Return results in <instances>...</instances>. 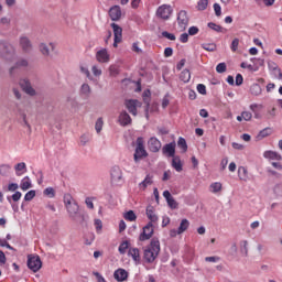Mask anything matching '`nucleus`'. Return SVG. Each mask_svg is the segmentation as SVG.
<instances>
[{
	"label": "nucleus",
	"instance_id": "obj_1",
	"mask_svg": "<svg viewBox=\"0 0 282 282\" xmlns=\"http://www.w3.org/2000/svg\"><path fill=\"white\" fill-rule=\"evenodd\" d=\"M64 206L68 213V217L73 221H76L82 226H84V224H87V216L80 213V206H78V203L76 202V199H74V197H72V195H64Z\"/></svg>",
	"mask_w": 282,
	"mask_h": 282
},
{
	"label": "nucleus",
	"instance_id": "obj_2",
	"mask_svg": "<svg viewBox=\"0 0 282 282\" xmlns=\"http://www.w3.org/2000/svg\"><path fill=\"white\" fill-rule=\"evenodd\" d=\"M160 239L153 238L150 245L143 251V259L147 263H153L160 254Z\"/></svg>",
	"mask_w": 282,
	"mask_h": 282
},
{
	"label": "nucleus",
	"instance_id": "obj_3",
	"mask_svg": "<svg viewBox=\"0 0 282 282\" xmlns=\"http://www.w3.org/2000/svg\"><path fill=\"white\" fill-rule=\"evenodd\" d=\"M111 184L113 186H122L124 184V177L122 176V169L115 165L110 170Z\"/></svg>",
	"mask_w": 282,
	"mask_h": 282
},
{
	"label": "nucleus",
	"instance_id": "obj_4",
	"mask_svg": "<svg viewBox=\"0 0 282 282\" xmlns=\"http://www.w3.org/2000/svg\"><path fill=\"white\" fill-rule=\"evenodd\" d=\"M149 155L147 153V150L144 149V139L142 137H139L137 139V148L134 151V162H138L139 160H142V158H147Z\"/></svg>",
	"mask_w": 282,
	"mask_h": 282
},
{
	"label": "nucleus",
	"instance_id": "obj_5",
	"mask_svg": "<svg viewBox=\"0 0 282 282\" xmlns=\"http://www.w3.org/2000/svg\"><path fill=\"white\" fill-rule=\"evenodd\" d=\"M28 268L32 270V272H39L41 268H43V262L41 261V257L39 256H29L28 257Z\"/></svg>",
	"mask_w": 282,
	"mask_h": 282
},
{
	"label": "nucleus",
	"instance_id": "obj_6",
	"mask_svg": "<svg viewBox=\"0 0 282 282\" xmlns=\"http://www.w3.org/2000/svg\"><path fill=\"white\" fill-rule=\"evenodd\" d=\"M171 14H173V7L170 4H163L156 10V17H159V19H163V21H169V19H171Z\"/></svg>",
	"mask_w": 282,
	"mask_h": 282
},
{
	"label": "nucleus",
	"instance_id": "obj_7",
	"mask_svg": "<svg viewBox=\"0 0 282 282\" xmlns=\"http://www.w3.org/2000/svg\"><path fill=\"white\" fill-rule=\"evenodd\" d=\"M177 23H178V28L182 32H184V30H186V28H188V12H186V10H181L177 13Z\"/></svg>",
	"mask_w": 282,
	"mask_h": 282
},
{
	"label": "nucleus",
	"instance_id": "obj_8",
	"mask_svg": "<svg viewBox=\"0 0 282 282\" xmlns=\"http://www.w3.org/2000/svg\"><path fill=\"white\" fill-rule=\"evenodd\" d=\"M124 105L131 116H138V108L142 107V102L138 99H128Z\"/></svg>",
	"mask_w": 282,
	"mask_h": 282
},
{
	"label": "nucleus",
	"instance_id": "obj_9",
	"mask_svg": "<svg viewBox=\"0 0 282 282\" xmlns=\"http://www.w3.org/2000/svg\"><path fill=\"white\" fill-rule=\"evenodd\" d=\"M0 56L12 58V56H14V46L6 42H0Z\"/></svg>",
	"mask_w": 282,
	"mask_h": 282
},
{
	"label": "nucleus",
	"instance_id": "obj_10",
	"mask_svg": "<svg viewBox=\"0 0 282 282\" xmlns=\"http://www.w3.org/2000/svg\"><path fill=\"white\" fill-rule=\"evenodd\" d=\"M19 45L24 54H30L32 52V41L28 35H21L19 39Z\"/></svg>",
	"mask_w": 282,
	"mask_h": 282
},
{
	"label": "nucleus",
	"instance_id": "obj_11",
	"mask_svg": "<svg viewBox=\"0 0 282 282\" xmlns=\"http://www.w3.org/2000/svg\"><path fill=\"white\" fill-rule=\"evenodd\" d=\"M154 228L152 223H148L147 226L143 227V231L139 236V241H149L151 237H153Z\"/></svg>",
	"mask_w": 282,
	"mask_h": 282
},
{
	"label": "nucleus",
	"instance_id": "obj_12",
	"mask_svg": "<svg viewBox=\"0 0 282 282\" xmlns=\"http://www.w3.org/2000/svg\"><path fill=\"white\" fill-rule=\"evenodd\" d=\"M110 25L115 36L113 47H118V43H122V28L116 23H111Z\"/></svg>",
	"mask_w": 282,
	"mask_h": 282
},
{
	"label": "nucleus",
	"instance_id": "obj_13",
	"mask_svg": "<svg viewBox=\"0 0 282 282\" xmlns=\"http://www.w3.org/2000/svg\"><path fill=\"white\" fill-rule=\"evenodd\" d=\"M118 122H119L120 127H129V124H131V122H133V120L131 119V116L129 115V112H127V110H122L119 113Z\"/></svg>",
	"mask_w": 282,
	"mask_h": 282
},
{
	"label": "nucleus",
	"instance_id": "obj_14",
	"mask_svg": "<svg viewBox=\"0 0 282 282\" xmlns=\"http://www.w3.org/2000/svg\"><path fill=\"white\" fill-rule=\"evenodd\" d=\"M148 149L152 153H158L160 151V149H162V142H160V140L158 138L152 137L148 141Z\"/></svg>",
	"mask_w": 282,
	"mask_h": 282
},
{
	"label": "nucleus",
	"instance_id": "obj_15",
	"mask_svg": "<svg viewBox=\"0 0 282 282\" xmlns=\"http://www.w3.org/2000/svg\"><path fill=\"white\" fill-rule=\"evenodd\" d=\"M20 86L22 87L23 91L28 94V96H36V89L32 87V83L29 79H21Z\"/></svg>",
	"mask_w": 282,
	"mask_h": 282
},
{
	"label": "nucleus",
	"instance_id": "obj_16",
	"mask_svg": "<svg viewBox=\"0 0 282 282\" xmlns=\"http://www.w3.org/2000/svg\"><path fill=\"white\" fill-rule=\"evenodd\" d=\"M163 197H165L167 206L172 208V210H175L178 208L180 204H177V200L171 195V192L169 189L163 192Z\"/></svg>",
	"mask_w": 282,
	"mask_h": 282
},
{
	"label": "nucleus",
	"instance_id": "obj_17",
	"mask_svg": "<svg viewBox=\"0 0 282 282\" xmlns=\"http://www.w3.org/2000/svg\"><path fill=\"white\" fill-rule=\"evenodd\" d=\"M109 17L111 21H120L122 18V10L120 9V6H113L109 10Z\"/></svg>",
	"mask_w": 282,
	"mask_h": 282
},
{
	"label": "nucleus",
	"instance_id": "obj_18",
	"mask_svg": "<svg viewBox=\"0 0 282 282\" xmlns=\"http://www.w3.org/2000/svg\"><path fill=\"white\" fill-rule=\"evenodd\" d=\"M113 278L119 282L127 281V279H129V272L124 269H117L113 273Z\"/></svg>",
	"mask_w": 282,
	"mask_h": 282
},
{
	"label": "nucleus",
	"instance_id": "obj_19",
	"mask_svg": "<svg viewBox=\"0 0 282 282\" xmlns=\"http://www.w3.org/2000/svg\"><path fill=\"white\" fill-rule=\"evenodd\" d=\"M54 50H55L54 43H48V44L41 43L40 44V52H41V54H43V56H50V52H54Z\"/></svg>",
	"mask_w": 282,
	"mask_h": 282
},
{
	"label": "nucleus",
	"instance_id": "obj_20",
	"mask_svg": "<svg viewBox=\"0 0 282 282\" xmlns=\"http://www.w3.org/2000/svg\"><path fill=\"white\" fill-rule=\"evenodd\" d=\"M147 217L150 220L149 224H158V215H155V208L153 206L147 207Z\"/></svg>",
	"mask_w": 282,
	"mask_h": 282
},
{
	"label": "nucleus",
	"instance_id": "obj_21",
	"mask_svg": "<svg viewBox=\"0 0 282 282\" xmlns=\"http://www.w3.org/2000/svg\"><path fill=\"white\" fill-rule=\"evenodd\" d=\"M109 58L110 56L106 48L100 50L96 53V59L98 61V63H109Z\"/></svg>",
	"mask_w": 282,
	"mask_h": 282
},
{
	"label": "nucleus",
	"instance_id": "obj_22",
	"mask_svg": "<svg viewBox=\"0 0 282 282\" xmlns=\"http://www.w3.org/2000/svg\"><path fill=\"white\" fill-rule=\"evenodd\" d=\"M263 158H265L267 160H276L278 162H281L282 156L279 152H274L272 150L265 151L263 153Z\"/></svg>",
	"mask_w": 282,
	"mask_h": 282
},
{
	"label": "nucleus",
	"instance_id": "obj_23",
	"mask_svg": "<svg viewBox=\"0 0 282 282\" xmlns=\"http://www.w3.org/2000/svg\"><path fill=\"white\" fill-rule=\"evenodd\" d=\"M163 153H166L169 158H175V142L165 144L163 147Z\"/></svg>",
	"mask_w": 282,
	"mask_h": 282
},
{
	"label": "nucleus",
	"instance_id": "obj_24",
	"mask_svg": "<svg viewBox=\"0 0 282 282\" xmlns=\"http://www.w3.org/2000/svg\"><path fill=\"white\" fill-rule=\"evenodd\" d=\"M153 184V176L148 174L145 178L139 183L140 191H147V187L151 186Z\"/></svg>",
	"mask_w": 282,
	"mask_h": 282
},
{
	"label": "nucleus",
	"instance_id": "obj_25",
	"mask_svg": "<svg viewBox=\"0 0 282 282\" xmlns=\"http://www.w3.org/2000/svg\"><path fill=\"white\" fill-rule=\"evenodd\" d=\"M128 257H131L134 262L140 263V261H141L140 249L130 248L128 251Z\"/></svg>",
	"mask_w": 282,
	"mask_h": 282
},
{
	"label": "nucleus",
	"instance_id": "obj_26",
	"mask_svg": "<svg viewBox=\"0 0 282 282\" xmlns=\"http://www.w3.org/2000/svg\"><path fill=\"white\" fill-rule=\"evenodd\" d=\"M238 177L241 182H248V180H250V176L248 175V169H246L245 166H239Z\"/></svg>",
	"mask_w": 282,
	"mask_h": 282
},
{
	"label": "nucleus",
	"instance_id": "obj_27",
	"mask_svg": "<svg viewBox=\"0 0 282 282\" xmlns=\"http://www.w3.org/2000/svg\"><path fill=\"white\" fill-rule=\"evenodd\" d=\"M268 67H269L270 72L278 73V80H282V72H281V68H279V65L276 63H274L273 61H269Z\"/></svg>",
	"mask_w": 282,
	"mask_h": 282
},
{
	"label": "nucleus",
	"instance_id": "obj_28",
	"mask_svg": "<svg viewBox=\"0 0 282 282\" xmlns=\"http://www.w3.org/2000/svg\"><path fill=\"white\" fill-rule=\"evenodd\" d=\"M14 170H15V175H18V177H21L23 173L28 172V165L25 164V162H21L15 164Z\"/></svg>",
	"mask_w": 282,
	"mask_h": 282
},
{
	"label": "nucleus",
	"instance_id": "obj_29",
	"mask_svg": "<svg viewBox=\"0 0 282 282\" xmlns=\"http://www.w3.org/2000/svg\"><path fill=\"white\" fill-rule=\"evenodd\" d=\"M21 191H30L32 188V181L30 180V176H25L22 178L20 183Z\"/></svg>",
	"mask_w": 282,
	"mask_h": 282
},
{
	"label": "nucleus",
	"instance_id": "obj_30",
	"mask_svg": "<svg viewBox=\"0 0 282 282\" xmlns=\"http://www.w3.org/2000/svg\"><path fill=\"white\" fill-rule=\"evenodd\" d=\"M270 135H272V128H264L257 134L256 140L260 141L263 140V138H268Z\"/></svg>",
	"mask_w": 282,
	"mask_h": 282
},
{
	"label": "nucleus",
	"instance_id": "obj_31",
	"mask_svg": "<svg viewBox=\"0 0 282 282\" xmlns=\"http://www.w3.org/2000/svg\"><path fill=\"white\" fill-rule=\"evenodd\" d=\"M224 186L220 182H214L209 185V192L214 193V195H217V193H221Z\"/></svg>",
	"mask_w": 282,
	"mask_h": 282
},
{
	"label": "nucleus",
	"instance_id": "obj_32",
	"mask_svg": "<svg viewBox=\"0 0 282 282\" xmlns=\"http://www.w3.org/2000/svg\"><path fill=\"white\" fill-rule=\"evenodd\" d=\"M172 166H173V169H175V171H177V173H182L183 165H182V160L180 159V156H173Z\"/></svg>",
	"mask_w": 282,
	"mask_h": 282
},
{
	"label": "nucleus",
	"instance_id": "obj_33",
	"mask_svg": "<svg viewBox=\"0 0 282 282\" xmlns=\"http://www.w3.org/2000/svg\"><path fill=\"white\" fill-rule=\"evenodd\" d=\"M12 173V166L10 164H1L0 165V175L2 177H8Z\"/></svg>",
	"mask_w": 282,
	"mask_h": 282
},
{
	"label": "nucleus",
	"instance_id": "obj_34",
	"mask_svg": "<svg viewBox=\"0 0 282 282\" xmlns=\"http://www.w3.org/2000/svg\"><path fill=\"white\" fill-rule=\"evenodd\" d=\"M188 226H191L188 219H183L178 226L177 234L183 235V232H186V230H188Z\"/></svg>",
	"mask_w": 282,
	"mask_h": 282
},
{
	"label": "nucleus",
	"instance_id": "obj_35",
	"mask_svg": "<svg viewBox=\"0 0 282 282\" xmlns=\"http://www.w3.org/2000/svg\"><path fill=\"white\" fill-rule=\"evenodd\" d=\"M30 65V62H28V59L25 58H21L15 63V66L11 67L10 69V74H12L14 72V69L19 68V67H28Z\"/></svg>",
	"mask_w": 282,
	"mask_h": 282
},
{
	"label": "nucleus",
	"instance_id": "obj_36",
	"mask_svg": "<svg viewBox=\"0 0 282 282\" xmlns=\"http://www.w3.org/2000/svg\"><path fill=\"white\" fill-rule=\"evenodd\" d=\"M151 96V91L150 90H145L143 93V102H145L147 108H145V118H149V107H150V100L149 97Z\"/></svg>",
	"mask_w": 282,
	"mask_h": 282
},
{
	"label": "nucleus",
	"instance_id": "obj_37",
	"mask_svg": "<svg viewBox=\"0 0 282 282\" xmlns=\"http://www.w3.org/2000/svg\"><path fill=\"white\" fill-rule=\"evenodd\" d=\"M180 80H182L183 83H191V70L184 69L183 72H181Z\"/></svg>",
	"mask_w": 282,
	"mask_h": 282
},
{
	"label": "nucleus",
	"instance_id": "obj_38",
	"mask_svg": "<svg viewBox=\"0 0 282 282\" xmlns=\"http://www.w3.org/2000/svg\"><path fill=\"white\" fill-rule=\"evenodd\" d=\"M261 91H262L261 85H259V84H253V85H251V87H250V94H251L252 96H261Z\"/></svg>",
	"mask_w": 282,
	"mask_h": 282
},
{
	"label": "nucleus",
	"instance_id": "obj_39",
	"mask_svg": "<svg viewBox=\"0 0 282 282\" xmlns=\"http://www.w3.org/2000/svg\"><path fill=\"white\" fill-rule=\"evenodd\" d=\"M178 149H182L183 153L188 151V144H186V139L180 137L177 141Z\"/></svg>",
	"mask_w": 282,
	"mask_h": 282
},
{
	"label": "nucleus",
	"instance_id": "obj_40",
	"mask_svg": "<svg viewBox=\"0 0 282 282\" xmlns=\"http://www.w3.org/2000/svg\"><path fill=\"white\" fill-rule=\"evenodd\" d=\"M80 94L82 96L89 97L91 95V87L89 84H83L80 87Z\"/></svg>",
	"mask_w": 282,
	"mask_h": 282
},
{
	"label": "nucleus",
	"instance_id": "obj_41",
	"mask_svg": "<svg viewBox=\"0 0 282 282\" xmlns=\"http://www.w3.org/2000/svg\"><path fill=\"white\" fill-rule=\"evenodd\" d=\"M207 25L210 30H214V32L226 33V29L221 25L215 24L214 22H209Z\"/></svg>",
	"mask_w": 282,
	"mask_h": 282
},
{
	"label": "nucleus",
	"instance_id": "obj_42",
	"mask_svg": "<svg viewBox=\"0 0 282 282\" xmlns=\"http://www.w3.org/2000/svg\"><path fill=\"white\" fill-rule=\"evenodd\" d=\"M200 47L206 50V52H215V50H217V45L215 43H203Z\"/></svg>",
	"mask_w": 282,
	"mask_h": 282
},
{
	"label": "nucleus",
	"instance_id": "obj_43",
	"mask_svg": "<svg viewBox=\"0 0 282 282\" xmlns=\"http://www.w3.org/2000/svg\"><path fill=\"white\" fill-rule=\"evenodd\" d=\"M123 217L127 221H135V219H138V216H135V213L133 210H129L124 214Z\"/></svg>",
	"mask_w": 282,
	"mask_h": 282
},
{
	"label": "nucleus",
	"instance_id": "obj_44",
	"mask_svg": "<svg viewBox=\"0 0 282 282\" xmlns=\"http://www.w3.org/2000/svg\"><path fill=\"white\" fill-rule=\"evenodd\" d=\"M128 249H129V241L126 240L120 243V246H119L120 254H126Z\"/></svg>",
	"mask_w": 282,
	"mask_h": 282
},
{
	"label": "nucleus",
	"instance_id": "obj_45",
	"mask_svg": "<svg viewBox=\"0 0 282 282\" xmlns=\"http://www.w3.org/2000/svg\"><path fill=\"white\" fill-rule=\"evenodd\" d=\"M33 197H36V191L31 189L24 195V202H32Z\"/></svg>",
	"mask_w": 282,
	"mask_h": 282
},
{
	"label": "nucleus",
	"instance_id": "obj_46",
	"mask_svg": "<svg viewBox=\"0 0 282 282\" xmlns=\"http://www.w3.org/2000/svg\"><path fill=\"white\" fill-rule=\"evenodd\" d=\"M206 8H208V0H199L197 2V10L204 11Z\"/></svg>",
	"mask_w": 282,
	"mask_h": 282
},
{
	"label": "nucleus",
	"instance_id": "obj_47",
	"mask_svg": "<svg viewBox=\"0 0 282 282\" xmlns=\"http://www.w3.org/2000/svg\"><path fill=\"white\" fill-rule=\"evenodd\" d=\"M104 124H105V122L102 121V118H98L95 123V129H96L97 133H100V131H102Z\"/></svg>",
	"mask_w": 282,
	"mask_h": 282
},
{
	"label": "nucleus",
	"instance_id": "obj_48",
	"mask_svg": "<svg viewBox=\"0 0 282 282\" xmlns=\"http://www.w3.org/2000/svg\"><path fill=\"white\" fill-rule=\"evenodd\" d=\"M91 72H93L94 76H96L97 78L102 76V69L100 67H98L97 65H94L91 67Z\"/></svg>",
	"mask_w": 282,
	"mask_h": 282
},
{
	"label": "nucleus",
	"instance_id": "obj_49",
	"mask_svg": "<svg viewBox=\"0 0 282 282\" xmlns=\"http://www.w3.org/2000/svg\"><path fill=\"white\" fill-rule=\"evenodd\" d=\"M80 72L82 74H85V76L89 79V80H94V77L91 76V73H89V68L85 67V66H80Z\"/></svg>",
	"mask_w": 282,
	"mask_h": 282
},
{
	"label": "nucleus",
	"instance_id": "obj_50",
	"mask_svg": "<svg viewBox=\"0 0 282 282\" xmlns=\"http://www.w3.org/2000/svg\"><path fill=\"white\" fill-rule=\"evenodd\" d=\"M120 72L118 70V65H110L109 67V75L110 76H118Z\"/></svg>",
	"mask_w": 282,
	"mask_h": 282
},
{
	"label": "nucleus",
	"instance_id": "obj_51",
	"mask_svg": "<svg viewBox=\"0 0 282 282\" xmlns=\"http://www.w3.org/2000/svg\"><path fill=\"white\" fill-rule=\"evenodd\" d=\"M241 253L248 257V240L241 241Z\"/></svg>",
	"mask_w": 282,
	"mask_h": 282
},
{
	"label": "nucleus",
	"instance_id": "obj_52",
	"mask_svg": "<svg viewBox=\"0 0 282 282\" xmlns=\"http://www.w3.org/2000/svg\"><path fill=\"white\" fill-rule=\"evenodd\" d=\"M44 195H46L47 197H55L56 192L54 191L53 187H46L44 189Z\"/></svg>",
	"mask_w": 282,
	"mask_h": 282
},
{
	"label": "nucleus",
	"instance_id": "obj_53",
	"mask_svg": "<svg viewBox=\"0 0 282 282\" xmlns=\"http://www.w3.org/2000/svg\"><path fill=\"white\" fill-rule=\"evenodd\" d=\"M230 50L231 52H236L237 50H239V39H234L230 45Z\"/></svg>",
	"mask_w": 282,
	"mask_h": 282
},
{
	"label": "nucleus",
	"instance_id": "obj_54",
	"mask_svg": "<svg viewBox=\"0 0 282 282\" xmlns=\"http://www.w3.org/2000/svg\"><path fill=\"white\" fill-rule=\"evenodd\" d=\"M242 119L246 120V122H250L252 120V112L250 111H242Z\"/></svg>",
	"mask_w": 282,
	"mask_h": 282
},
{
	"label": "nucleus",
	"instance_id": "obj_55",
	"mask_svg": "<svg viewBox=\"0 0 282 282\" xmlns=\"http://www.w3.org/2000/svg\"><path fill=\"white\" fill-rule=\"evenodd\" d=\"M94 239H96V236L94 234H89L87 238H85V245L91 246L94 243Z\"/></svg>",
	"mask_w": 282,
	"mask_h": 282
},
{
	"label": "nucleus",
	"instance_id": "obj_56",
	"mask_svg": "<svg viewBox=\"0 0 282 282\" xmlns=\"http://www.w3.org/2000/svg\"><path fill=\"white\" fill-rule=\"evenodd\" d=\"M18 189H19V184L17 183H10L7 187V191H9V193H14Z\"/></svg>",
	"mask_w": 282,
	"mask_h": 282
},
{
	"label": "nucleus",
	"instance_id": "obj_57",
	"mask_svg": "<svg viewBox=\"0 0 282 282\" xmlns=\"http://www.w3.org/2000/svg\"><path fill=\"white\" fill-rule=\"evenodd\" d=\"M216 72L218 74H224V72H226V63H219L217 66H216Z\"/></svg>",
	"mask_w": 282,
	"mask_h": 282
},
{
	"label": "nucleus",
	"instance_id": "obj_58",
	"mask_svg": "<svg viewBox=\"0 0 282 282\" xmlns=\"http://www.w3.org/2000/svg\"><path fill=\"white\" fill-rule=\"evenodd\" d=\"M196 89H197L198 94H202V96H206V85L198 84Z\"/></svg>",
	"mask_w": 282,
	"mask_h": 282
},
{
	"label": "nucleus",
	"instance_id": "obj_59",
	"mask_svg": "<svg viewBox=\"0 0 282 282\" xmlns=\"http://www.w3.org/2000/svg\"><path fill=\"white\" fill-rule=\"evenodd\" d=\"M11 20L8 17H3L0 19V24L6 25L7 28H10Z\"/></svg>",
	"mask_w": 282,
	"mask_h": 282
},
{
	"label": "nucleus",
	"instance_id": "obj_60",
	"mask_svg": "<svg viewBox=\"0 0 282 282\" xmlns=\"http://www.w3.org/2000/svg\"><path fill=\"white\" fill-rule=\"evenodd\" d=\"M162 36H164V39H169V41H175V34L169 33L167 31H163Z\"/></svg>",
	"mask_w": 282,
	"mask_h": 282
},
{
	"label": "nucleus",
	"instance_id": "obj_61",
	"mask_svg": "<svg viewBox=\"0 0 282 282\" xmlns=\"http://www.w3.org/2000/svg\"><path fill=\"white\" fill-rule=\"evenodd\" d=\"M188 34H189V36H195V34H199V28H197V26H191V28L188 29Z\"/></svg>",
	"mask_w": 282,
	"mask_h": 282
},
{
	"label": "nucleus",
	"instance_id": "obj_62",
	"mask_svg": "<svg viewBox=\"0 0 282 282\" xmlns=\"http://www.w3.org/2000/svg\"><path fill=\"white\" fill-rule=\"evenodd\" d=\"M214 12L216 17H221V6L219 3H214Z\"/></svg>",
	"mask_w": 282,
	"mask_h": 282
},
{
	"label": "nucleus",
	"instance_id": "obj_63",
	"mask_svg": "<svg viewBox=\"0 0 282 282\" xmlns=\"http://www.w3.org/2000/svg\"><path fill=\"white\" fill-rule=\"evenodd\" d=\"M87 142H89V135H88V134H83V135L80 137V144H82L83 147H85V144H87Z\"/></svg>",
	"mask_w": 282,
	"mask_h": 282
},
{
	"label": "nucleus",
	"instance_id": "obj_64",
	"mask_svg": "<svg viewBox=\"0 0 282 282\" xmlns=\"http://www.w3.org/2000/svg\"><path fill=\"white\" fill-rule=\"evenodd\" d=\"M94 275L96 276L98 282H107L105 276H102V274H100L99 272H94Z\"/></svg>",
	"mask_w": 282,
	"mask_h": 282
}]
</instances>
